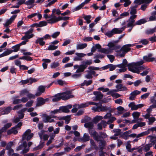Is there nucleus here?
<instances>
[{"instance_id":"1","label":"nucleus","mask_w":156,"mask_h":156,"mask_svg":"<svg viewBox=\"0 0 156 156\" xmlns=\"http://www.w3.org/2000/svg\"><path fill=\"white\" fill-rule=\"evenodd\" d=\"M31 131L30 129H27L22 135V139L23 140H24L27 137V140H29L34 135V134L31 133Z\"/></svg>"},{"instance_id":"2","label":"nucleus","mask_w":156,"mask_h":156,"mask_svg":"<svg viewBox=\"0 0 156 156\" xmlns=\"http://www.w3.org/2000/svg\"><path fill=\"white\" fill-rule=\"evenodd\" d=\"M99 134H100L99 135H98V133H97V134L94 138V140L97 142L103 140L101 139H103L104 138H105L107 136L106 133L103 132H100Z\"/></svg>"},{"instance_id":"3","label":"nucleus","mask_w":156,"mask_h":156,"mask_svg":"<svg viewBox=\"0 0 156 156\" xmlns=\"http://www.w3.org/2000/svg\"><path fill=\"white\" fill-rule=\"evenodd\" d=\"M37 101L36 104L37 106H40L44 105L46 102H48L49 99L48 98H46L44 99L42 97L38 98L37 99Z\"/></svg>"},{"instance_id":"4","label":"nucleus","mask_w":156,"mask_h":156,"mask_svg":"<svg viewBox=\"0 0 156 156\" xmlns=\"http://www.w3.org/2000/svg\"><path fill=\"white\" fill-rule=\"evenodd\" d=\"M62 94L63 98L65 99L64 100H66L68 99L73 98L74 96L73 95H71L72 92L70 90H68L65 92L62 93Z\"/></svg>"},{"instance_id":"5","label":"nucleus","mask_w":156,"mask_h":156,"mask_svg":"<svg viewBox=\"0 0 156 156\" xmlns=\"http://www.w3.org/2000/svg\"><path fill=\"white\" fill-rule=\"evenodd\" d=\"M63 93H58L56 94L53 96L52 101L53 102H57L59 101L60 100L62 99L64 100L65 99L63 98L62 94Z\"/></svg>"},{"instance_id":"6","label":"nucleus","mask_w":156,"mask_h":156,"mask_svg":"<svg viewBox=\"0 0 156 156\" xmlns=\"http://www.w3.org/2000/svg\"><path fill=\"white\" fill-rule=\"evenodd\" d=\"M93 94L95 95V98L94 100V101H99L103 98V95L100 91H94Z\"/></svg>"},{"instance_id":"7","label":"nucleus","mask_w":156,"mask_h":156,"mask_svg":"<svg viewBox=\"0 0 156 156\" xmlns=\"http://www.w3.org/2000/svg\"><path fill=\"white\" fill-rule=\"evenodd\" d=\"M133 44H128L124 45L121 48V50H122L123 53H127L130 51L131 48L130 47L133 46Z\"/></svg>"},{"instance_id":"8","label":"nucleus","mask_w":156,"mask_h":156,"mask_svg":"<svg viewBox=\"0 0 156 156\" xmlns=\"http://www.w3.org/2000/svg\"><path fill=\"white\" fill-rule=\"evenodd\" d=\"M141 91L138 90H135L132 92L130 94V96L129 97V99L131 101L135 100L136 97L138 95L140 94Z\"/></svg>"},{"instance_id":"9","label":"nucleus","mask_w":156,"mask_h":156,"mask_svg":"<svg viewBox=\"0 0 156 156\" xmlns=\"http://www.w3.org/2000/svg\"><path fill=\"white\" fill-rule=\"evenodd\" d=\"M75 54L77 56H76L74 58L73 60L74 61H81L82 60L81 58L86 55L85 54L82 53L76 52Z\"/></svg>"},{"instance_id":"10","label":"nucleus","mask_w":156,"mask_h":156,"mask_svg":"<svg viewBox=\"0 0 156 156\" xmlns=\"http://www.w3.org/2000/svg\"><path fill=\"white\" fill-rule=\"evenodd\" d=\"M45 90V87L41 85L39 86L38 91L35 94L36 96H39L41 95L42 93H44Z\"/></svg>"},{"instance_id":"11","label":"nucleus","mask_w":156,"mask_h":156,"mask_svg":"<svg viewBox=\"0 0 156 156\" xmlns=\"http://www.w3.org/2000/svg\"><path fill=\"white\" fill-rule=\"evenodd\" d=\"M43 116L45 118L43 120V122L45 123L51 122L54 121V119H51L50 116L47 115L46 114H44Z\"/></svg>"},{"instance_id":"12","label":"nucleus","mask_w":156,"mask_h":156,"mask_svg":"<svg viewBox=\"0 0 156 156\" xmlns=\"http://www.w3.org/2000/svg\"><path fill=\"white\" fill-rule=\"evenodd\" d=\"M44 39L43 37H37V39L35 41L36 44H39L40 46H43L45 44V42L44 41Z\"/></svg>"},{"instance_id":"13","label":"nucleus","mask_w":156,"mask_h":156,"mask_svg":"<svg viewBox=\"0 0 156 156\" xmlns=\"http://www.w3.org/2000/svg\"><path fill=\"white\" fill-rule=\"evenodd\" d=\"M61 20L60 16H59L58 17H55V18H51V19L48 20V23L52 24L53 23H55L58 21Z\"/></svg>"},{"instance_id":"14","label":"nucleus","mask_w":156,"mask_h":156,"mask_svg":"<svg viewBox=\"0 0 156 156\" xmlns=\"http://www.w3.org/2000/svg\"><path fill=\"white\" fill-rule=\"evenodd\" d=\"M18 133V131L16 129V128L15 127H12L10 129H9L7 132V134L9 135L13 133L14 134H16Z\"/></svg>"},{"instance_id":"15","label":"nucleus","mask_w":156,"mask_h":156,"mask_svg":"<svg viewBox=\"0 0 156 156\" xmlns=\"http://www.w3.org/2000/svg\"><path fill=\"white\" fill-rule=\"evenodd\" d=\"M86 66L83 64H82L79 66L78 68L77 69L76 73H81L84 71L85 69L86 68Z\"/></svg>"},{"instance_id":"16","label":"nucleus","mask_w":156,"mask_h":156,"mask_svg":"<svg viewBox=\"0 0 156 156\" xmlns=\"http://www.w3.org/2000/svg\"><path fill=\"white\" fill-rule=\"evenodd\" d=\"M105 148V146H102L99 147L100 151L98 152L99 156H106L105 154L106 153V152H104L103 150Z\"/></svg>"},{"instance_id":"17","label":"nucleus","mask_w":156,"mask_h":156,"mask_svg":"<svg viewBox=\"0 0 156 156\" xmlns=\"http://www.w3.org/2000/svg\"><path fill=\"white\" fill-rule=\"evenodd\" d=\"M12 109V107L11 106L7 107L1 112L2 114H8L10 113Z\"/></svg>"},{"instance_id":"18","label":"nucleus","mask_w":156,"mask_h":156,"mask_svg":"<svg viewBox=\"0 0 156 156\" xmlns=\"http://www.w3.org/2000/svg\"><path fill=\"white\" fill-rule=\"evenodd\" d=\"M84 126L88 128V130L93 129L94 127V124L92 122H89L85 123L84 124Z\"/></svg>"},{"instance_id":"19","label":"nucleus","mask_w":156,"mask_h":156,"mask_svg":"<svg viewBox=\"0 0 156 156\" xmlns=\"http://www.w3.org/2000/svg\"><path fill=\"white\" fill-rule=\"evenodd\" d=\"M90 137L88 134L84 133L82 138L81 139L82 142H85L88 141L90 139Z\"/></svg>"},{"instance_id":"20","label":"nucleus","mask_w":156,"mask_h":156,"mask_svg":"<svg viewBox=\"0 0 156 156\" xmlns=\"http://www.w3.org/2000/svg\"><path fill=\"white\" fill-rule=\"evenodd\" d=\"M87 44L86 43L79 44L76 46V49H83L87 47Z\"/></svg>"},{"instance_id":"21","label":"nucleus","mask_w":156,"mask_h":156,"mask_svg":"<svg viewBox=\"0 0 156 156\" xmlns=\"http://www.w3.org/2000/svg\"><path fill=\"white\" fill-rule=\"evenodd\" d=\"M127 66L128 67V69L129 71H130V70H134V68L135 69V66H136L135 62H132L128 64L127 65Z\"/></svg>"},{"instance_id":"22","label":"nucleus","mask_w":156,"mask_h":156,"mask_svg":"<svg viewBox=\"0 0 156 156\" xmlns=\"http://www.w3.org/2000/svg\"><path fill=\"white\" fill-rule=\"evenodd\" d=\"M83 18L86 21V22L87 24H89L91 22V21L90 19L91 18V16L90 15H85L84 14L83 15Z\"/></svg>"},{"instance_id":"23","label":"nucleus","mask_w":156,"mask_h":156,"mask_svg":"<svg viewBox=\"0 0 156 156\" xmlns=\"http://www.w3.org/2000/svg\"><path fill=\"white\" fill-rule=\"evenodd\" d=\"M44 142L41 143L37 147L33 148V151H36L41 149L44 146Z\"/></svg>"},{"instance_id":"24","label":"nucleus","mask_w":156,"mask_h":156,"mask_svg":"<svg viewBox=\"0 0 156 156\" xmlns=\"http://www.w3.org/2000/svg\"><path fill=\"white\" fill-rule=\"evenodd\" d=\"M156 18V11H153L151 13V16L149 17V19L150 21H153L155 20Z\"/></svg>"},{"instance_id":"25","label":"nucleus","mask_w":156,"mask_h":156,"mask_svg":"<svg viewBox=\"0 0 156 156\" xmlns=\"http://www.w3.org/2000/svg\"><path fill=\"white\" fill-rule=\"evenodd\" d=\"M59 108L61 112L68 113L69 112V109H67L66 106H60Z\"/></svg>"},{"instance_id":"26","label":"nucleus","mask_w":156,"mask_h":156,"mask_svg":"<svg viewBox=\"0 0 156 156\" xmlns=\"http://www.w3.org/2000/svg\"><path fill=\"white\" fill-rule=\"evenodd\" d=\"M20 45L19 44L13 46L12 48L13 49V50H11L12 51V52H16L18 51L20 49Z\"/></svg>"},{"instance_id":"27","label":"nucleus","mask_w":156,"mask_h":156,"mask_svg":"<svg viewBox=\"0 0 156 156\" xmlns=\"http://www.w3.org/2000/svg\"><path fill=\"white\" fill-rule=\"evenodd\" d=\"M146 22L147 21L145 19H142L136 21L135 23V25H140L146 23Z\"/></svg>"},{"instance_id":"28","label":"nucleus","mask_w":156,"mask_h":156,"mask_svg":"<svg viewBox=\"0 0 156 156\" xmlns=\"http://www.w3.org/2000/svg\"><path fill=\"white\" fill-rule=\"evenodd\" d=\"M101 106L102 112H105L106 111L109 110L110 112H112V108L110 107H107L106 106H102V105L101 104Z\"/></svg>"},{"instance_id":"29","label":"nucleus","mask_w":156,"mask_h":156,"mask_svg":"<svg viewBox=\"0 0 156 156\" xmlns=\"http://www.w3.org/2000/svg\"><path fill=\"white\" fill-rule=\"evenodd\" d=\"M34 34H31L30 35H25V36H23L21 38V40H28V39H30L32 37H33L34 36Z\"/></svg>"},{"instance_id":"30","label":"nucleus","mask_w":156,"mask_h":156,"mask_svg":"<svg viewBox=\"0 0 156 156\" xmlns=\"http://www.w3.org/2000/svg\"><path fill=\"white\" fill-rule=\"evenodd\" d=\"M89 129V134L94 138L95 136L97 134V132L95 131H94L92 129Z\"/></svg>"},{"instance_id":"31","label":"nucleus","mask_w":156,"mask_h":156,"mask_svg":"<svg viewBox=\"0 0 156 156\" xmlns=\"http://www.w3.org/2000/svg\"><path fill=\"white\" fill-rule=\"evenodd\" d=\"M70 117L69 116L67 115L66 116H63L61 118V119H60V120H65L66 122V124H68L70 120Z\"/></svg>"},{"instance_id":"32","label":"nucleus","mask_w":156,"mask_h":156,"mask_svg":"<svg viewBox=\"0 0 156 156\" xmlns=\"http://www.w3.org/2000/svg\"><path fill=\"white\" fill-rule=\"evenodd\" d=\"M132 115L134 119H138L140 115V113L137 112H133Z\"/></svg>"},{"instance_id":"33","label":"nucleus","mask_w":156,"mask_h":156,"mask_svg":"<svg viewBox=\"0 0 156 156\" xmlns=\"http://www.w3.org/2000/svg\"><path fill=\"white\" fill-rule=\"evenodd\" d=\"M114 133H115L114 136H117L121 135V129H115L113 130Z\"/></svg>"},{"instance_id":"34","label":"nucleus","mask_w":156,"mask_h":156,"mask_svg":"<svg viewBox=\"0 0 156 156\" xmlns=\"http://www.w3.org/2000/svg\"><path fill=\"white\" fill-rule=\"evenodd\" d=\"M148 119V125H152L156 120V118L154 117H150Z\"/></svg>"},{"instance_id":"35","label":"nucleus","mask_w":156,"mask_h":156,"mask_svg":"<svg viewBox=\"0 0 156 156\" xmlns=\"http://www.w3.org/2000/svg\"><path fill=\"white\" fill-rule=\"evenodd\" d=\"M114 34H120L122 32V30H121L119 28H115L112 30Z\"/></svg>"},{"instance_id":"36","label":"nucleus","mask_w":156,"mask_h":156,"mask_svg":"<svg viewBox=\"0 0 156 156\" xmlns=\"http://www.w3.org/2000/svg\"><path fill=\"white\" fill-rule=\"evenodd\" d=\"M92 61L91 59H90L89 60H87L86 61H83L82 62V64H83L84 65H85L86 66V68L87 67V66L90 65L91 64H92Z\"/></svg>"},{"instance_id":"37","label":"nucleus","mask_w":156,"mask_h":156,"mask_svg":"<svg viewBox=\"0 0 156 156\" xmlns=\"http://www.w3.org/2000/svg\"><path fill=\"white\" fill-rule=\"evenodd\" d=\"M102 119V117L101 116H97L95 117L93 119L94 122L95 123L98 122L99 121L101 120Z\"/></svg>"},{"instance_id":"38","label":"nucleus","mask_w":156,"mask_h":156,"mask_svg":"<svg viewBox=\"0 0 156 156\" xmlns=\"http://www.w3.org/2000/svg\"><path fill=\"white\" fill-rule=\"evenodd\" d=\"M58 48V46H55L53 45L50 44V45L47 49L46 50H56Z\"/></svg>"},{"instance_id":"39","label":"nucleus","mask_w":156,"mask_h":156,"mask_svg":"<svg viewBox=\"0 0 156 156\" xmlns=\"http://www.w3.org/2000/svg\"><path fill=\"white\" fill-rule=\"evenodd\" d=\"M104 124L105 125V122L102 121L100 123H98L97 125L98 129L100 130L102 129V125L104 126Z\"/></svg>"},{"instance_id":"40","label":"nucleus","mask_w":156,"mask_h":156,"mask_svg":"<svg viewBox=\"0 0 156 156\" xmlns=\"http://www.w3.org/2000/svg\"><path fill=\"white\" fill-rule=\"evenodd\" d=\"M59 66V64L58 62H54L51 63L50 67L52 69L55 68Z\"/></svg>"},{"instance_id":"41","label":"nucleus","mask_w":156,"mask_h":156,"mask_svg":"<svg viewBox=\"0 0 156 156\" xmlns=\"http://www.w3.org/2000/svg\"><path fill=\"white\" fill-rule=\"evenodd\" d=\"M28 93L29 91L27 89H24L21 91L20 93V96L22 97L26 94H27Z\"/></svg>"},{"instance_id":"42","label":"nucleus","mask_w":156,"mask_h":156,"mask_svg":"<svg viewBox=\"0 0 156 156\" xmlns=\"http://www.w3.org/2000/svg\"><path fill=\"white\" fill-rule=\"evenodd\" d=\"M150 137H151L150 142L152 143V144L154 145L156 143V136H150Z\"/></svg>"},{"instance_id":"43","label":"nucleus","mask_w":156,"mask_h":156,"mask_svg":"<svg viewBox=\"0 0 156 156\" xmlns=\"http://www.w3.org/2000/svg\"><path fill=\"white\" fill-rule=\"evenodd\" d=\"M12 22L9 19L8 20L6 21L5 23L4 24V27H9V25L11 24Z\"/></svg>"},{"instance_id":"44","label":"nucleus","mask_w":156,"mask_h":156,"mask_svg":"<svg viewBox=\"0 0 156 156\" xmlns=\"http://www.w3.org/2000/svg\"><path fill=\"white\" fill-rule=\"evenodd\" d=\"M116 120V118L114 117H111L109 118L108 121L107 122V123L109 124L112 123L113 122Z\"/></svg>"},{"instance_id":"45","label":"nucleus","mask_w":156,"mask_h":156,"mask_svg":"<svg viewBox=\"0 0 156 156\" xmlns=\"http://www.w3.org/2000/svg\"><path fill=\"white\" fill-rule=\"evenodd\" d=\"M87 102L84 103H82L80 105H78V108H85L88 106Z\"/></svg>"},{"instance_id":"46","label":"nucleus","mask_w":156,"mask_h":156,"mask_svg":"<svg viewBox=\"0 0 156 156\" xmlns=\"http://www.w3.org/2000/svg\"><path fill=\"white\" fill-rule=\"evenodd\" d=\"M137 15H132L131 16L129 20V21L133 22V23H134L135 22L134 19L136 18Z\"/></svg>"},{"instance_id":"47","label":"nucleus","mask_w":156,"mask_h":156,"mask_svg":"<svg viewBox=\"0 0 156 156\" xmlns=\"http://www.w3.org/2000/svg\"><path fill=\"white\" fill-rule=\"evenodd\" d=\"M13 144V143L12 142L10 141L8 143L6 146L5 150H8L9 149H12L11 147Z\"/></svg>"},{"instance_id":"48","label":"nucleus","mask_w":156,"mask_h":156,"mask_svg":"<svg viewBox=\"0 0 156 156\" xmlns=\"http://www.w3.org/2000/svg\"><path fill=\"white\" fill-rule=\"evenodd\" d=\"M57 83L58 84L61 86H63L66 85L67 83L65 81H63L61 80H57Z\"/></svg>"},{"instance_id":"49","label":"nucleus","mask_w":156,"mask_h":156,"mask_svg":"<svg viewBox=\"0 0 156 156\" xmlns=\"http://www.w3.org/2000/svg\"><path fill=\"white\" fill-rule=\"evenodd\" d=\"M114 34L112 30L111 31H109L107 32L105 34V35L109 37H111Z\"/></svg>"},{"instance_id":"50","label":"nucleus","mask_w":156,"mask_h":156,"mask_svg":"<svg viewBox=\"0 0 156 156\" xmlns=\"http://www.w3.org/2000/svg\"><path fill=\"white\" fill-rule=\"evenodd\" d=\"M33 102L34 101L33 100L29 101L26 103L25 106L27 107H30L32 106Z\"/></svg>"},{"instance_id":"51","label":"nucleus","mask_w":156,"mask_h":156,"mask_svg":"<svg viewBox=\"0 0 156 156\" xmlns=\"http://www.w3.org/2000/svg\"><path fill=\"white\" fill-rule=\"evenodd\" d=\"M99 142H100L99 143V147L102 146H106V143L105 140L103 139V140L99 141Z\"/></svg>"},{"instance_id":"52","label":"nucleus","mask_w":156,"mask_h":156,"mask_svg":"<svg viewBox=\"0 0 156 156\" xmlns=\"http://www.w3.org/2000/svg\"><path fill=\"white\" fill-rule=\"evenodd\" d=\"M84 6L83 4L81 3L80 5L77 6L74 9V11L79 10Z\"/></svg>"},{"instance_id":"53","label":"nucleus","mask_w":156,"mask_h":156,"mask_svg":"<svg viewBox=\"0 0 156 156\" xmlns=\"http://www.w3.org/2000/svg\"><path fill=\"white\" fill-rule=\"evenodd\" d=\"M107 57L109 59L110 62H112L115 59V56L114 55H107Z\"/></svg>"},{"instance_id":"54","label":"nucleus","mask_w":156,"mask_h":156,"mask_svg":"<svg viewBox=\"0 0 156 156\" xmlns=\"http://www.w3.org/2000/svg\"><path fill=\"white\" fill-rule=\"evenodd\" d=\"M39 24L40 27H41L47 25V23L45 21H41L39 22Z\"/></svg>"},{"instance_id":"55","label":"nucleus","mask_w":156,"mask_h":156,"mask_svg":"<svg viewBox=\"0 0 156 156\" xmlns=\"http://www.w3.org/2000/svg\"><path fill=\"white\" fill-rule=\"evenodd\" d=\"M150 93H149V92L146 93L145 94H144L143 95H142L141 96L140 98H141L142 99H144L146 98H147V97L150 95Z\"/></svg>"},{"instance_id":"56","label":"nucleus","mask_w":156,"mask_h":156,"mask_svg":"<svg viewBox=\"0 0 156 156\" xmlns=\"http://www.w3.org/2000/svg\"><path fill=\"white\" fill-rule=\"evenodd\" d=\"M20 69L23 70H28V67L25 65H22L19 66Z\"/></svg>"},{"instance_id":"57","label":"nucleus","mask_w":156,"mask_h":156,"mask_svg":"<svg viewBox=\"0 0 156 156\" xmlns=\"http://www.w3.org/2000/svg\"><path fill=\"white\" fill-rule=\"evenodd\" d=\"M98 90H99L102 91L103 92H106L109 91V89L108 88H104L103 87H100L98 88Z\"/></svg>"},{"instance_id":"58","label":"nucleus","mask_w":156,"mask_h":156,"mask_svg":"<svg viewBox=\"0 0 156 156\" xmlns=\"http://www.w3.org/2000/svg\"><path fill=\"white\" fill-rule=\"evenodd\" d=\"M88 69L90 70H98L100 69V68L98 67H94V66H89Z\"/></svg>"},{"instance_id":"59","label":"nucleus","mask_w":156,"mask_h":156,"mask_svg":"<svg viewBox=\"0 0 156 156\" xmlns=\"http://www.w3.org/2000/svg\"><path fill=\"white\" fill-rule=\"evenodd\" d=\"M60 34V32L58 31L54 33L51 35V37L54 38H55L59 35Z\"/></svg>"},{"instance_id":"60","label":"nucleus","mask_w":156,"mask_h":156,"mask_svg":"<svg viewBox=\"0 0 156 156\" xmlns=\"http://www.w3.org/2000/svg\"><path fill=\"white\" fill-rule=\"evenodd\" d=\"M129 15V13L128 12H125L121 13L119 17H122V18L123 17H125L128 16Z\"/></svg>"},{"instance_id":"61","label":"nucleus","mask_w":156,"mask_h":156,"mask_svg":"<svg viewBox=\"0 0 156 156\" xmlns=\"http://www.w3.org/2000/svg\"><path fill=\"white\" fill-rule=\"evenodd\" d=\"M140 42L144 45H146L148 44L149 41L146 39H142Z\"/></svg>"},{"instance_id":"62","label":"nucleus","mask_w":156,"mask_h":156,"mask_svg":"<svg viewBox=\"0 0 156 156\" xmlns=\"http://www.w3.org/2000/svg\"><path fill=\"white\" fill-rule=\"evenodd\" d=\"M109 70L110 71H112L114 70L116 67V65H114L112 64H109Z\"/></svg>"},{"instance_id":"63","label":"nucleus","mask_w":156,"mask_h":156,"mask_svg":"<svg viewBox=\"0 0 156 156\" xmlns=\"http://www.w3.org/2000/svg\"><path fill=\"white\" fill-rule=\"evenodd\" d=\"M93 81L92 80H90L88 81L84 80V83H85V85L88 86L90 85L92 83Z\"/></svg>"},{"instance_id":"64","label":"nucleus","mask_w":156,"mask_h":156,"mask_svg":"<svg viewBox=\"0 0 156 156\" xmlns=\"http://www.w3.org/2000/svg\"><path fill=\"white\" fill-rule=\"evenodd\" d=\"M12 51L11 49H7V50L4 51L3 53L5 56L8 55L12 53Z\"/></svg>"}]
</instances>
